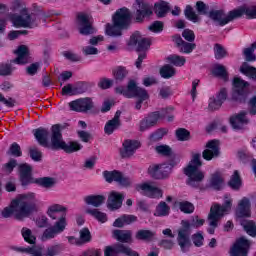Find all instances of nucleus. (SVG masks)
<instances>
[{
    "mask_svg": "<svg viewBox=\"0 0 256 256\" xmlns=\"http://www.w3.org/2000/svg\"><path fill=\"white\" fill-rule=\"evenodd\" d=\"M78 25L81 35H91L93 33V27L91 26V18L89 15H78Z\"/></svg>",
    "mask_w": 256,
    "mask_h": 256,
    "instance_id": "b1692460",
    "label": "nucleus"
},
{
    "mask_svg": "<svg viewBox=\"0 0 256 256\" xmlns=\"http://www.w3.org/2000/svg\"><path fill=\"white\" fill-rule=\"evenodd\" d=\"M138 191H141L145 197L150 199H161L163 197V190L155 182H145L138 185Z\"/></svg>",
    "mask_w": 256,
    "mask_h": 256,
    "instance_id": "ddd939ff",
    "label": "nucleus"
},
{
    "mask_svg": "<svg viewBox=\"0 0 256 256\" xmlns=\"http://www.w3.org/2000/svg\"><path fill=\"white\" fill-rule=\"evenodd\" d=\"M205 224L204 219H199L198 217L192 219L191 223L187 220H183L181 222L182 228L178 231V244L182 251H185L186 247H189V234L191 228H199Z\"/></svg>",
    "mask_w": 256,
    "mask_h": 256,
    "instance_id": "0eeeda50",
    "label": "nucleus"
},
{
    "mask_svg": "<svg viewBox=\"0 0 256 256\" xmlns=\"http://www.w3.org/2000/svg\"><path fill=\"white\" fill-rule=\"evenodd\" d=\"M221 105H223V102L218 100V98L215 96L210 97L208 103V109H210V111H217V109H221Z\"/></svg>",
    "mask_w": 256,
    "mask_h": 256,
    "instance_id": "13d9d810",
    "label": "nucleus"
},
{
    "mask_svg": "<svg viewBox=\"0 0 256 256\" xmlns=\"http://www.w3.org/2000/svg\"><path fill=\"white\" fill-rule=\"evenodd\" d=\"M171 212V207L167 203L161 201L157 206L154 212L155 217H167Z\"/></svg>",
    "mask_w": 256,
    "mask_h": 256,
    "instance_id": "e433bc0d",
    "label": "nucleus"
},
{
    "mask_svg": "<svg viewBox=\"0 0 256 256\" xmlns=\"http://www.w3.org/2000/svg\"><path fill=\"white\" fill-rule=\"evenodd\" d=\"M103 177L107 183H118V185H121L122 187H129L133 181L131 178L125 176L123 173L113 170V171H104Z\"/></svg>",
    "mask_w": 256,
    "mask_h": 256,
    "instance_id": "4468645a",
    "label": "nucleus"
},
{
    "mask_svg": "<svg viewBox=\"0 0 256 256\" xmlns=\"http://www.w3.org/2000/svg\"><path fill=\"white\" fill-rule=\"evenodd\" d=\"M168 11L169 3L162 1L155 4V13L158 17H165Z\"/></svg>",
    "mask_w": 256,
    "mask_h": 256,
    "instance_id": "c03bdc74",
    "label": "nucleus"
},
{
    "mask_svg": "<svg viewBox=\"0 0 256 256\" xmlns=\"http://www.w3.org/2000/svg\"><path fill=\"white\" fill-rule=\"evenodd\" d=\"M167 60L169 61V63H172V65H175V67H183V65H185V63L187 62L185 57L179 55L168 56Z\"/></svg>",
    "mask_w": 256,
    "mask_h": 256,
    "instance_id": "09e8293b",
    "label": "nucleus"
},
{
    "mask_svg": "<svg viewBox=\"0 0 256 256\" xmlns=\"http://www.w3.org/2000/svg\"><path fill=\"white\" fill-rule=\"evenodd\" d=\"M61 129H37L34 137L41 147L55 151V143L59 140Z\"/></svg>",
    "mask_w": 256,
    "mask_h": 256,
    "instance_id": "423d86ee",
    "label": "nucleus"
},
{
    "mask_svg": "<svg viewBox=\"0 0 256 256\" xmlns=\"http://www.w3.org/2000/svg\"><path fill=\"white\" fill-rule=\"evenodd\" d=\"M236 19L241 18L242 15H246L247 19H256V6H241L234 9Z\"/></svg>",
    "mask_w": 256,
    "mask_h": 256,
    "instance_id": "c85d7f7f",
    "label": "nucleus"
},
{
    "mask_svg": "<svg viewBox=\"0 0 256 256\" xmlns=\"http://www.w3.org/2000/svg\"><path fill=\"white\" fill-rule=\"evenodd\" d=\"M86 213L94 217V219H97L100 223H106L107 221V214L99 211L98 209L88 208Z\"/></svg>",
    "mask_w": 256,
    "mask_h": 256,
    "instance_id": "58836bf2",
    "label": "nucleus"
},
{
    "mask_svg": "<svg viewBox=\"0 0 256 256\" xmlns=\"http://www.w3.org/2000/svg\"><path fill=\"white\" fill-rule=\"evenodd\" d=\"M255 49H256V44L254 43L251 45V47L245 48L243 50L245 61H248V62L256 61Z\"/></svg>",
    "mask_w": 256,
    "mask_h": 256,
    "instance_id": "a18cd8bd",
    "label": "nucleus"
},
{
    "mask_svg": "<svg viewBox=\"0 0 256 256\" xmlns=\"http://www.w3.org/2000/svg\"><path fill=\"white\" fill-rule=\"evenodd\" d=\"M232 205H233V198H231L229 194H226L224 196V204L222 206L219 204H214L210 208V213H209L210 225L217 227V221L222 219V217H225V215H227V213L231 211Z\"/></svg>",
    "mask_w": 256,
    "mask_h": 256,
    "instance_id": "6e6552de",
    "label": "nucleus"
},
{
    "mask_svg": "<svg viewBox=\"0 0 256 256\" xmlns=\"http://www.w3.org/2000/svg\"><path fill=\"white\" fill-rule=\"evenodd\" d=\"M79 233V239L82 245H85V243H89V241H91V231H89V228H82Z\"/></svg>",
    "mask_w": 256,
    "mask_h": 256,
    "instance_id": "4d7b16f0",
    "label": "nucleus"
},
{
    "mask_svg": "<svg viewBox=\"0 0 256 256\" xmlns=\"http://www.w3.org/2000/svg\"><path fill=\"white\" fill-rule=\"evenodd\" d=\"M175 68L169 64L164 65L160 69V75L163 79H171V77H175Z\"/></svg>",
    "mask_w": 256,
    "mask_h": 256,
    "instance_id": "37998d69",
    "label": "nucleus"
},
{
    "mask_svg": "<svg viewBox=\"0 0 256 256\" xmlns=\"http://www.w3.org/2000/svg\"><path fill=\"white\" fill-rule=\"evenodd\" d=\"M77 135L83 143H89L93 139V135L85 130H79Z\"/></svg>",
    "mask_w": 256,
    "mask_h": 256,
    "instance_id": "69168bd1",
    "label": "nucleus"
},
{
    "mask_svg": "<svg viewBox=\"0 0 256 256\" xmlns=\"http://www.w3.org/2000/svg\"><path fill=\"white\" fill-rule=\"evenodd\" d=\"M14 53L16 58L12 60L11 63H16V65H25L29 63V47L20 45Z\"/></svg>",
    "mask_w": 256,
    "mask_h": 256,
    "instance_id": "5701e85b",
    "label": "nucleus"
},
{
    "mask_svg": "<svg viewBox=\"0 0 256 256\" xmlns=\"http://www.w3.org/2000/svg\"><path fill=\"white\" fill-rule=\"evenodd\" d=\"M185 17L189 19V21H192V23L199 22V16L195 11H193V8L191 6H186V9L184 11Z\"/></svg>",
    "mask_w": 256,
    "mask_h": 256,
    "instance_id": "864d4df0",
    "label": "nucleus"
},
{
    "mask_svg": "<svg viewBox=\"0 0 256 256\" xmlns=\"http://www.w3.org/2000/svg\"><path fill=\"white\" fill-rule=\"evenodd\" d=\"M173 110H174L173 107H168L162 110V114L159 112H153L149 114L140 122V129H149L151 127H155V125H157V121H159L161 117H166V115H169V113H172Z\"/></svg>",
    "mask_w": 256,
    "mask_h": 256,
    "instance_id": "2eb2a0df",
    "label": "nucleus"
},
{
    "mask_svg": "<svg viewBox=\"0 0 256 256\" xmlns=\"http://www.w3.org/2000/svg\"><path fill=\"white\" fill-rule=\"evenodd\" d=\"M130 45H138L137 51H147L151 47V40L143 37L141 33L135 32L130 37Z\"/></svg>",
    "mask_w": 256,
    "mask_h": 256,
    "instance_id": "4be33fe9",
    "label": "nucleus"
},
{
    "mask_svg": "<svg viewBox=\"0 0 256 256\" xmlns=\"http://www.w3.org/2000/svg\"><path fill=\"white\" fill-rule=\"evenodd\" d=\"M208 17L214 21L220 27L227 25V23H231L236 18L235 9L231 10L228 14H225L223 10H212L208 13Z\"/></svg>",
    "mask_w": 256,
    "mask_h": 256,
    "instance_id": "f8f14e48",
    "label": "nucleus"
},
{
    "mask_svg": "<svg viewBox=\"0 0 256 256\" xmlns=\"http://www.w3.org/2000/svg\"><path fill=\"white\" fill-rule=\"evenodd\" d=\"M221 155V147H219V140H211L207 142L206 149L202 152V157L205 161H212Z\"/></svg>",
    "mask_w": 256,
    "mask_h": 256,
    "instance_id": "dca6fc26",
    "label": "nucleus"
},
{
    "mask_svg": "<svg viewBox=\"0 0 256 256\" xmlns=\"http://www.w3.org/2000/svg\"><path fill=\"white\" fill-rule=\"evenodd\" d=\"M29 155L32 161L39 162L43 158V152L39 150L37 147L29 148Z\"/></svg>",
    "mask_w": 256,
    "mask_h": 256,
    "instance_id": "603ef678",
    "label": "nucleus"
},
{
    "mask_svg": "<svg viewBox=\"0 0 256 256\" xmlns=\"http://www.w3.org/2000/svg\"><path fill=\"white\" fill-rule=\"evenodd\" d=\"M232 85V99L239 103H244L247 95H249V82L243 80L241 77H234Z\"/></svg>",
    "mask_w": 256,
    "mask_h": 256,
    "instance_id": "1a4fd4ad",
    "label": "nucleus"
},
{
    "mask_svg": "<svg viewBox=\"0 0 256 256\" xmlns=\"http://www.w3.org/2000/svg\"><path fill=\"white\" fill-rule=\"evenodd\" d=\"M35 211V193L30 192L28 194L19 195L11 202L10 207H6L2 210V217L9 219L11 215L18 221H23L26 217H29Z\"/></svg>",
    "mask_w": 256,
    "mask_h": 256,
    "instance_id": "f257e3e1",
    "label": "nucleus"
},
{
    "mask_svg": "<svg viewBox=\"0 0 256 256\" xmlns=\"http://www.w3.org/2000/svg\"><path fill=\"white\" fill-rule=\"evenodd\" d=\"M113 237L120 243H131L133 241V232L131 230H114Z\"/></svg>",
    "mask_w": 256,
    "mask_h": 256,
    "instance_id": "7c9ffc66",
    "label": "nucleus"
},
{
    "mask_svg": "<svg viewBox=\"0 0 256 256\" xmlns=\"http://www.w3.org/2000/svg\"><path fill=\"white\" fill-rule=\"evenodd\" d=\"M139 9L136 12V21H143V17H149L153 14V10L149 4L143 3V0L138 1Z\"/></svg>",
    "mask_w": 256,
    "mask_h": 256,
    "instance_id": "c756f323",
    "label": "nucleus"
},
{
    "mask_svg": "<svg viewBox=\"0 0 256 256\" xmlns=\"http://www.w3.org/2000/svg\"><path fill=\"white\" fill-rule=\"evenodd\" d=\"M63 251V245L61 244H56L49 246L46 250V256H57L59 253Z\"/></svg>",
    "mask_w": 256,
    "mask_h": 256,
    "instance_id": "5fc2aeb1",
    "label": "nucleus"
},
{
    "mask_svg": "<svg viewBox=\"0 0 256 256\" xmlns=\"http://www.w3.org/2000/svg\"><path fill=\"white\" fill-rule=\"evenodd\" d=\"M228 185L234 191H239L241 189V185H243V182L241 181V175L239 174L238 170L234 171L230 178V181L228 182Z\"/></svg>",
    "mask_w": 256,
    "mask_h": 256,
    "instance_id": "f704fd0d",
    "label": "nucleus"
},
{
    "mask_svg": "<svg viewBox=\"0 0 256 256\" xmlns=\"http://www.w3.org/2000/svg\"><path fill=\"white\" fill-rule=\"evenodd\" d=\"M131 23V12L127 8H121L113 16V24L106 25V35L109 37H121L123 29H127Z\"/></svg>",
    "mask_w": 256,
    "mask_h": 256,
    "instance_id": "20e7f679",
    "label": "nucleus"
},
{
    "mask_svg": "<svg viewBox=\"0 0 256 256\" xmlns=\"http://www.w3.org/2000/svg\"><path fill=\"white\" fill-rule=\"evenodd\" d=\"M156 151L157 153H159L160 155H164L165 157H170V155H172L173 153V150H171V147L167 145L157 146Z\"/></svg>",
    "mask_w": 256,
    "mask_h": 256,
    "instance_id": "0e129e2a",
    "label": "nucleus"
},
{
    "mask_svg": "<svg viewBox=\"0 0 256 256\" xmlns=\"http://www.w3.org/2000/svg\"><path fill=\"white\" fill-rule=\"evenodd\" d=\"M34 183H37V185H40V187H44L45 189H52V187H55L57 184V181L55 178L43 177L36 179Z\"/></svg>",
    "mask_w": 256,
    "mask_h": 256,
    "instance_id": "4c0bfd02",
    "label": "nucleus"
},
{
    "mask_svg": "<svg viewBox=\"0 0 256 256\" xmlns=\"http://www.w3.org/2000/svg\"><path fill=\"white\" fill-rule=\"evenodd\" d=\"M124 199L125 196L122 193L112 191L108 197V209H111V211H115V209H120L121 205H123Z\"/></svg>",
    "mask_w": 256,
    "mask_h": 256,
    "instance_id": "a878e982",
    "label": "nucleus"
},
{
    "mask_svg": "<svg viewBox=\"0 0 256 256\" xmlns=\"http://www.w3.org/2000/svg\"><path fill=\"white\" fill-rule=\"evenodd\" d=\"M240 73H242V75H246V77H249V79H253V81H256V68L248 65L247 62H244L241 65Z\"/></svg>",
    "mask_w": 256,
    "mask_h": 256,
    "instance_id": "c9c22d12",
    "label": "nucleus"
},
{
    "mask_svg": "<svg viewBox=\"0 0 256 256\" xmlns=\"http://www.w3.org/2000/svg\"><path fill=\"white\" fill-rule=\"evenodd\" d=\"M154 238L155 232L151 230L141 229L138 230L135 234V239H137V241H145L146 243L151 242Z\"/></svg>",
    "mask_w": 256,
    "mask_h": 256,
    "instance_id": "72a5a7b5",
    "label": "nucleus"
},
{
    "mask_svg": "<svg viewBox=\"0 0 256 256\" xmlns=\"http://www.w3.org/2000/svg\"><path fill=\"white\" fill-rule=\"evenodd\" d=\"M119 117H121V112H116L114 118L106 123L104 129H117L121 127V120H119Z\"/></svg>",
    "mask_w": 256,
    "mask_h": 256,
    "instance_id": "49530a36",
    "label": "nucleus"
},
{
    "mask_svg": "<svg viewBox=\"0 0 256 256\" xmlns=\"http://www.w3.org/2000/svg\"><path fill=\"white\" fill-rule=\"evenodd\" d=\"M106 199L104 195H88L84 197V203L92 207H101Z\"/></svg>",
    "mask_w": 256,
    "mask_h": 256,
    "instance_id": "2f4dec72",
    "label": "nucleus"
},
{
    "mask_svg": "<svg viewBox=\"0 0 256 256\" xmlns=\"http://www.w3.org/2000/svg\"><path fill=\"white\" fill-rule=\"evenodd\" d=\"M21 234L26 243H29L30 245H35L37 238L35 237V235H33V231H31V229L24 227L21 230Z\"/></svg>",
    "mask_w": 256,
    "mask_h": 256,
    "instance_id": "79ce46f5",
    "label": "nucleus"
},
{
    "mask_svg": "<svg viewBox=\"0 0 256 256\" xmlns=\"http://www.w3.org/2000/svg\"><path fill=\"white\" fill-rule=\"evenodd\" d=\"M128 71L125 67H118L113 71L114 79L116 81H123L128 75Z\"/></svg>",
    "mask_w": 256,
    "mask_h": 256,
    "instance_id": "3c124183",
    "label": "nucleus"
},
{
    "mask_svg": "<svg viewBox=\"0 0 256 256\" xmlns=\"http://www.w3.org/2000/svg\"><path fill=\"white\" fill-rule=\"evenodd\" d=\"M82 53L85 57H95L99 53V48L89 44L82 47Z\"/></svg>",
    "mask_w": 256,
    "mask_h": 256,
    "instance_id": "8fccbe9b",
    "label": "nucleus"
},
{
    "mask_svg": "<svg viewBox=\"0 0 256 256\" xmlns=\"http://www.w3.org/2000/svg\"><path fill=\"white\" fill-rule=\"evenodd\" d=\"M18 169L22 185L25 186L29 185L30 183H35V181L33 180V176L31 174L33 168L29 164H20L18 166Z\"/></svg>",
    "mask_w": 256,
    "mask_h": 256,
    "instance_id": "393cba45",
    "label": "nucleus"
},
{
    "mask_svg": "<svg viewBox=\"0 0 256 256\" xmlns=\"http://www.w3.org/2000/svg\"><path fill=\"white\" fill-rule=\"evenodd\" d=\"M47 215L55 221L54 223H61L63 227H67V207L60 204H52L47 209Z\"/></svg>",
    "mask_w": 256,
    "mask_h": 256,
    "instance_id": "9d476101",
    "label": "nucleus"
},
{
    "mask_svg": "<svg viewBox=\"0 0 256 256\" xmlns=\"http://www.w3.org/2000/svg\"><path fill=\"white\" fill-rule=\"evenodd\" d=\"M115 92L118 95H123L124 97H127L128 99H133V97H137L138 101L135 104L136 111H140L143 105V101H147V99H149V93H147V90L137 86V82H135V80H131L126 88L123 86L117 87L115 89Z\"/></svg>",
    "mask_w": 256,
    "mask_h": 256,
    "instance_id": "39448f33",
    "label": "nucleus"
},
{
    "mask_svg": "<svg viewBox=\"0 0 256 256\" xmlns=\"http://www.w3.org/2000/svg\"><path fill=\"white\" fill-rule=\"evenodd\" d=\"M213 75L216 77H221V79H224V81H227V70L225 69V66L217 64L212 69Z\"/></svg>",
    "mask_w": 256,
    "mask_h": 256,
    "instance_id": "de8ad7c7",
    "label": "nucleus"
},
{
    "mask_svg": "<svg viewBox=\"0 0 256 256\" xmlns=\"http://www.w3.org/2000/svg\"><path fill=\"white\" fill-rule=\"evenodd\" d=\"M179 207L182 213H193L195 211V206L190 202H180Z\"/></svg>",
    "mask_w": 256,
    "mask_h": 256,
    "instance_id": "338daca9",
    "label": "nucleus"
},
{
    "mask_svg": "<svg viewBox=\"0 0 256 256\" xmlns=\"http://www.w3.org/2000/svg\"><path fill=\"white\" fill-rule=\"evenodd\" d=\"M251 243L245 237L239 238L230 250L231 256H247Z\"/></svg>",
    "mask_w": 256,
    "mask_h": 256,
    "instance_id": "aec40b11",
    "label": "nucleus"
},
{
    "mask_svg": "<svg viewBox=\"0 0 256 256\" xmlns=\"http://www.w3.org/2000/svg\"><path fill=\"white\" fill-rule=\"evenodd\" d=\"M148 173L152 179H166L171 173V168L167 164L153 165L148 168Z\"/></svg>",
    "mask_w": 256,
    "mask_h": 256,
    "instance_id": "412c9836",
    "label": "nucleus"
},
{
    "mask_svg": "<svg viewBox=\"0 0 256 256\" xmlns=\"http://www.w3.org/2000/svg\"><path fill=\"white\" fill-rule=\"evenodd\" d=\"M53 15L51 12H40L38 14L29 13V10L22 8L20 14H13L11 21L14 27H23L24 29H35L39 27L40 21L43 23Z\"/></svg>",
    "mask_w": 256,
    "mask_h": 256,
    "instance_id": "f03ea898",
    "label": "nucleus"
},
{
    "mask_svg": "<svg viewBox=\"0 0 256 256\" xmlns=\"http://www.w3.org/2000/svg\"><path fill=\"white\" fill-rule=\"evenodd\" d=\"M241 225H242L244 231H246V233H248L250 235V237H255L256 236L255 222H253L251 220H243L241 222Z\"/></svg>",
    "mask_w": 256,
    "mask_h": 256,
    "instance_id": "ea45409f",
    "label": "nucleus"
},
{
    "mask_svg": "<svg viewBox=\"0 0 256 256\" xmlns=\"http://www.w3.org/2000/svg\"><path fill=\"white\" fill-rule=\"evenodd\" d=\"M236 216L238 217H251V201L249 198L244 197L238 202L236 208Z\"/></svg>",
    "mask_w": 256,
    "mask_h": 256,
    "instance_id": "cd10ccee",
    "label": "nucleus"
},
{
    "mask_svg": "<svg viewBox=\"0 0 256 256\" xmlns=\"http://www.w3.org/2000/svg\"><path fill=\"white\" fill-rule=\"evenodd\" d=\"M7 155H12L13 157H21L23 155V152H21V146L17 144V142H14L11 144Z\"/></svg>",
    "mask_w": 256,
    "mask_h": 256,
    "instance_id": "6e6d98bb",
    "label": "nucleus"
},
{
    "mask_svg": "<svg viewBox=\"0 0 256 256\" xmlns=\"http://www.w3.org/2000/svg\"><path fill=\"white\" fill-rule=\"evenodd\" d=\"M202 166L201 153H192L190 162L184 168V174L188 177L187 185H189V187H201V184L205 179V172L199 169Z\"/></svg>",
    "mask_w": 256,
    "mask_h": 256,
    "instance_id": "7ed1b4c3",
    "label": "nucleus"
},
{
    "mask_svg": "<svg viewBox=\"0 0 256 256\" xmlns=\"http://www.w3.org/2000/svg\"><path fill=\"white\" fill-rule=\"evenodd\" d=\"M176 137L178 141H189L191 139V132L186 129H178L176 130Z\"/></svg>",
    "mask_w": 256,
    "mask_h": 256,
    "instance_id": "bf43d9fd",
    "label": "nucleus"
},
{
    "mask_svg": "<svg viewBox=\"0 0 256 256\" xmlns=\"http://www.w3.org/2000/svg\"><path fill=\"white\" fill-rule=\"evenodd\" d=\"M163 27V22L155 21L148 27V29L149 31H152V33H161V31H163Z\"/></svg>",
    "mask_w": 256,
    "mask_h": 256,
    "instance_id": "774afa93",
    "label": "nucleus"
},
{
    "mask_svg": "<svg viewBox=\"0 0 256 256\" xmlns=\"http://www.w3.org/2000/svg\"><path fill=\"white\" fill-rule=\"evenodd\" d=\"M15 68H13V65L10 64H0V75L7 76L11 75L13 73Z\"/></svg>",
    "mask_w": 256,
    "mask_h": 256,
    "instance_id": "e2e57ef3",
    "label": "nucleus"
},
{
    "mask_svg": "<svg viewBox=\"0 0 256 256\" xmlns=\"http://www.w3.org/2000/svg\"><path fill=\"white\" fill-rule=\"evenodd\" d=\"M195 47H197L195 43H188L184 41V43L179 47V51L180 53H186L187 55H189V53H193Z\"/></svg>",
    "mask_w": 256,
    "mask_h": 256,
    "instance_id": "680f3d73",
    "label": "nucleus"
},
{
    "mask_svg": "<svg viewBox=\"0 0 256 256\" xmlns=\"http://www.w3.org/2000/svg\"><path fill=\"white\" fill-rule=\"evenodd\" d=\"M66 227L63 226L62 222L54 223L53 226L46 228L40 236L41 241H51L55 239L57 235H61L65 231Z\"/></svg>",
    "mask_w": 256,
    "mask_h": 256,
    "instance_id": "a211bd4d",
    "label": "nucleus"
},
{
    "mask_svg": "<svg viewBox=\"0 0 256 256\" xmlns=\"http://www.w3.org/2000/svg\"><path fill=\"white\" fill-rule=\"evenodd\" d=\"M71 111L87 113L93 109V101L90 98H80L69 103Z\"/></svg>",
    "mask_w": 256,
    "mask_h": 256,
    "instance_id": "6ab92c4d",
    "label": "nucleus"
},
{
    "mask_svg": "<svg viewBox=\"0 0 256 256\" xmlns=\"http://www.w3.org/2000/svg\"><path fill=\"white\" fill-rule=\"evenodd\" d=\"M141 147V143L137 140H125L120 149V156L122 159H129L135 155L137 149Z\"/></svg>",
    "mask_w": 256,
    "mask_h": 256,
    "instance_id": "f3484780",
    "label": "nucleus"
},
{
    "mask_svg": "<svg viewBox=\"0 0 256 256\" xmlns=\"http://www.w3.org/2000/svg\"><path fill=\"white\" fill-rule=\"evenodd\" d=\"M214 55L216 59H223L224 57L227 56V51L221 44H215Z\"/></svg>",
    "mask_w": 256,
    "mask_h": 256,
    "instance_id": "052dcab7",
    "label": "nucleus"
},
{
    "mask_svg": "<svg viewBox=\"0 0 256 256\" xmlns=\"http://www.w3.org/2000/svg\"><path fill=\"white\" fill-rule=\"evenodd\" d=\"M223 181V174H221L220 172H215L214 174H212L210 185L214 189H221V187H223Z\"/></svg>",
    "mask_w": 256,
    "mask_h": 256,
    "instance_id": "a19ab883",
    "label": "nucleus"
},
{
    "mask_svg": "<svg viewBox=\"0 0 256 256\" xmlns=\"http://www.w3.org/2000/svg\"><path fill=\"white\" fill-rule=\"evenodd\" d=\"M83 149V145L78 141H69L65 142L63 140V133L60 132V136H58V141L54 144V151H63L64 153H77V151H81Z\"/></svg>",
    "mask_w": 256,
    "mask_h": 256,
    "instance_id": "9b49d317",
    "label": "nucleus"
},
{
    "mask_svg": "<svg viewBox=\"0 0 256 256\" xmlns=\"http://www.w3.org/2000/svg\"><path fill=\"white\" fill-rule=\"evenodd\" d=\"M14 251H18V253H27L31 256H43V248L40 246H32V247H13Z\"/></svg>",
    "mask_w": 256,
    "mask_h": 256,
    "instance_id": "473e14b6",
    "label": "nucleus"
},
{
    "mask_svg": "<svg viewBox=\"0 0 256 256\" xmlns=\"http://www.w3.org/2000/svg\"><path fill=\"white\" fill-rule=\"evenodd\" d=\"M229 123L233 129H241L243 125H248L247 111H242L229 118Z\"/></svg>",
    "mask_w": 256,
    "mask_h": 256,
    "instance_id": "bb28decb",
    "label": "nucleus"
}]
</instances>
